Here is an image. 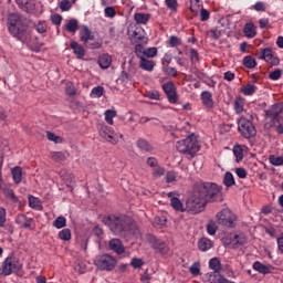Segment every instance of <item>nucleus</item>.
Here are the masks:
<instances>
[{
	"label": "nucleus",
	"mask_w": 283,
	"mask_h": 283,
	"mask_svg": "<svg viewBox=\"0 0 283 283\" xmlns=\"http://www.w3.org/2000/svg\"><path fill=\"white\" fill-rule=\"evenodd\" d=\"M108 247L111 251H114L117 255H123V253H125V245H123L120 239H112L108 242Z\"/></svg>",
	"instance_id": "obj_16"
},
{
	"label": "nucleus",
	"mask_w": 283,
	"mask_h": 283,
	"mask_svg": "<svg viewBox=\"0 0 283 283\" xmlns=\"http://www.w3.org/2000/svg\"><path fill=\"white\" fill-rule=\"evenodd\" d=\"M147 43H135V54L137 59H144L145 57V46Z\"/></svg>",
	"instance_id": "obj_32"
},
{
	"label": "nucleus",
	"mask_w": 283,
	"mask_h": 283,
	"mask_svg": "<svg viewBox=\"0 0 283 283\" xmlns=\"http://www.w3.org/2000/svg\"><path fill=\"white\" fill-rule=\"evenodd\" d=\"M209 266L212 269L213 274L210 275H220V271L222 270V265L220 264V260L218 258H212L209 261Z\"/></svg>",
	"instance_id": "obj_25"
},
{
	"label": "nucleus",
	"mask_w": 283,
	"mask_h": 283,
	"mask_svg": "<svg viewBox=\"0 0 283 283\" xmlns=\"http://www.w3.org/2000/svg\"><path fill=\"white\" fill-rule=\"evenodd\" d=\"M155 65L156 63H154L151 60H147V57H142L139 61V67L146 72H151Z\"/></svg>",
	"instance_id": "obj_27"
},
{
	"label": "nucleus",
	"mask_w": 283,
	"mask_h": 283,
	"mask_svg": "<svg viewBox=\"0 0 283 283\" xmlns=\"http://www.w3.org/2000/svg\"><path fill=\"white\" fill-rule=\"evenodd\" d=\"M105 120L108 123V125H114V118H116V111L114 109H107L104 113Z\"/></svg>",
	"instance_id": "obj_41"
},
{
	"label": "nucleus",
	"mask_w": 283,
	"mask_h": 283,
	"mask_svg": "<svg viewBox=\"0 0 283 283\" xmlns=\"http://www.w3.org/2000/svg\"><path fill=\"white\" fill-rule=\"evenodd\" d=\"M269 163L273 165L274 167H282L283 165V156H275V155H270L269 156Z\"/></svg>",
	"instance_id": "obj_39"
},
{
	"label": "nucleus",
	"mask_w": 283,
	"mask_h": 283,
	"mask_svg": "<svg viewBox=\"0 0 283 283\" xmlns=\"http://www.w3.org/2000/svg\"><path fill=\"white\" fill-rule=\"evenodd\" d=\"M281 77H282V70L280 69H275L274 71L269 73V78L271 81H280Z\"/></svg>",
	"instance_id": "obj_51"
},
{
	"label": "nucleus",
	"mask_w": 283,
	"mask_h": 283,
	"mask_svg": "<svg viewBox=\"0 0 283 283\" xmlns=\"http://www.w3.org/2000/svg\"><path fill=\"white\" fill-rule=\"evenodd\" d=\"M207 231L209 235H216V232L218 231V226L213 220H210L209 223L207 224Z\"/></svg>",
	"instance_id": "obj_48"
},
{
	"label": "nucleus",
	"mask_w": 283,
	"mask_h": 283,
	"mask_svg": "<svg viewBox=\"0 0 283 283\" xmlns=\"http://www.w3.org/2000/svg\"><path fill=\"white\" fill-rule=\"evenodd\" d=\"M102 222L108 227L109 231L114 233V235H127V233H132V235H140V230L134 219L127 216H114L109 214L103 217Z\"/></svg>",
	"instance_id": "obj_1"
},
{
	"label": "nucleus",
	"mask_w": 283,
	"mask_h": 283,
	"mask_svg": "<svg viewBox=\"0 0 283 283\" xmlns=\"http://www.w3.org/2000/svg\"><path fill=\"white\" fill-rule=\"evenodd\" d=\"M98 65L102 70H107L112 65V55L105 53L98 57Z\"/></svg>",
	"instance_id": "obj_19"
},
{
	"label": "nucleus",
	"mask_w": 283,
	"mask_h": 283,
	"mask_svg": "<svg viewBox=\"0 0 283 283\" xmlns=\"http://www.w3.org/2000/svg\"><path fill=\"white\" fill-rule=\"evenodd\" d=\"M51 158L54 160V163H63L67 160V157L65 156V153L63 151H52Z\"/></svg>",
	"instance_id": "obj_33"
},
{
	"label": "nucleus",
	"mask_w": 283,
	"mask_h": 283,
	"mask_svg": "<svg viewBox=\"0 0 283 283\" xmlns=\"http://www.w3.org/2000/svg\"><path fill=\"white\" fill-rule=\"evenodd\" d=\"M200 10V0H190V12L198 14Z\"/></svg>",
	"instance_id": "obj_47"
},
{
	"label": "nucleus",
	"mask_w": 283,
	"mask_h": 283,
	"mask_svg": "<svg viewBox=\"0 0 283 283\" xmlns=\"http://www.w3.org/2000/svg\"><path fill=\"white\" fill-rule=\"evenodd\" d=\"M34 3L30 2L27 0L24 8L22 9L24 12H28V14H32V12H34Z\"/></svg>",
	"instance_id": "obj_61"
},
{
	"label": "nucleus",
	"mask_w": 283,
	"mask_h": 283,
	"mask_svg": "<svg viewBox=\"0 0 283 283\" xmlns=\"http://www.w3.org/2000/svg\"><path fill=\"white\" fill-rule=\"evenodd\" d=\"M158 54V49L157 48H148L145 51V59H154Z\"/></svg>",
	"instance_id": "obj_55"
},
{
	"label": "nucleus",
	"mask_w": 283,
	"mask_h": 283,
	"mask_svg": "<svg viewBox=\"0 0 283 283\" xmlns=\"http://www.w3.org/2000/svg\"><path fill=\"white\" fill-rule=\"evenodd\" d=\"M243 65L244 67H247L248 70H253L255 67V65H258V62L255 61V59L253 57V55H247L243 59Z\"/></svg>",
	"instance_id": "obj_31"
},
{
	"label": "nucleus",
	"mask_w": 283,
	"mask_h": 283,
	"mask_svg": "<svg viewBox=\"0 0 283 283\" xmlns=\"http://www.w3.org/2000/svg\"><path fill=\"white\" fill-rule=\"evenodd\" d=\"M235 174H237L238 178H241V179H244L248 176L247 169H244L242 167L235 168Z\"/></svg>",
	"instance_id": "obj_63"
},
{
	"label": "nucleus",
	"mask_w": 283,
	"mask_h": 283,
	"mask_svg": "<svg viewBox=\"0 0 283 283\" xmlns=\"http://www.w3.org/2000/svg\"><path fill=\"white\" fill-rule=\"evenodd\" d=\"M223 185H226V187H233V185H235V179L233 178V174H231L230 171L224 174Z\"/></svg>",
	"instance_id": "obj_40"
},
{
	"label": "nucleus",
	"mask_w": 283,
	"mask_h": 283,
	"mask_svg": "<svg viewBox=\"0 0 283 283\" xmlns=\"http://www.w3.org/2000/svg\"><path fill=\"white\" fill-rule=\"evenodd\" d=\"M66 30L67 32H76V30H78V20L71 19L66 24Z\"/></svg>",
	"instance_id": "obj_44"
},
{
	"label": "nucleus",
	"mask_w": 283,
	"mask_h": 283,
	"mask_svg": "<svg viewBox=\"0 0 283 283\" xmlns=\"http://www.w3.org/2000/svg\"><path fill=\"white\" fill-rule=\"evenodd\" d=\"M144 264L145 262L143 261V259L134 258L130 261V265L133 266V269H142Z\"/></svg>",
	"instance_id": "obj_58"
},
{
	"label": "nucleus",
	"mask_w": 283,
	"mask_h": 283,
	"mask_svg": "<svg viewBox=\"0 0 283 283\" xmlns=\"http://www.w3.org/2000/svg\"><path fill=\"white\" fill-rule=\"evenodd\" d=\"M212 248H213V241H211V239L201 238L198 241L199 251H209V249H212Z\"/></svg>",
	"instance_id": "obj_21"
},
{
	"label": "nucleus",
	"mask_w": 283,
	"mask_h": 283,
	"mask_svg": "<svg viewBox=\"0 0 283 283\" xmlns=\"http://www.w3.org/2000/svg\"><path fill=\"white\" fill-rule=\"evenodd\" d=\"M60 240H63L64 242H70L72 240V230L65 228L59 232Z\"/></svg>",
	"instance_id": "obj_35"
},
{
	"label": "nucleus",
	"mask_w": 283,
	"mask_h": 283,
	"mask_svg": "<svg viewBox=\"0 0 283 283\" xmlns=\"http://www.w3.org/2000/svg\"><path fill=\"white\" fill-rule=\"evenodd\" d=\"M205 207H207L206 201L193 188L192 196L186 201V211L193 214L202 213Z\"/></svg>",
	"instance_id": "obj_5"
},
{
	"label": "nucleus",
	"mask_w": 283,
	"mask_h": 283,
	"mask_svg": "<svg viewBox=\"0 0 283 283\" xmlns=\"http://www.w3.org/2000/svg\"><path fill=\"white\" fill-rule=\"evenodd\" d=\"M129 41L132 45L136 43H147V36H145V30L140 27H129L127 30Z\"/></svg>",
	"instance_id": "obj_10"
},
{
	"label": "nucleus",
	"mask_w": 283,
	"mask_h": 283,
	"mask_svg": "<svg viewBox=\"0 0 283 283\" xmlns=\"http://www.w3.org/2000/svg\"><path fill=\"white\" fill-rule=\"evenodd\" d=\"M71 48L76 55V59H83V56H85V49L83 48V45L78 44V42H71Z\"/></svg>",
	"instance_id": "obj_20"
},
{
	"label": "nucleus",
	"mask_w": 283,
	"mask_h": 283,
	"mask_svg": "<svg viewBox=\"0 0 283 283\" xmlns=\"http://www.w3.org/2000/svg\"><path fill=\"white\" fill-rule=\"evenodd\" d=\"M72 9V3L70 2V0H62L60 2V10H62V12H67Z\"/></svg>",
	"instance_id": "obj_54"
},
{
	"label": "nucleus",
	"mask_w": 283,
	"mask_h": 283,
	"mask_svg": "<svg viewBox=\"0 0 283 283\" xmlns=\"http://www.w3.org/2000/svg\"><path fill=\"white\" fill-rule=\"evenodd\" d=\"M136 145L138 147V149H140L142 151H154V146H151V144H149V142H147V139H138L136 142Z\"/></svg>",
	"instance_id": "obj_26"
},
{
	"label": "nucleus",
	"mask_w": 283,
	"mask_h": 283,
	"mask_svg": "<svg viewBox=\"0 0 283 283\" xmlns=\"http://www.w3.org/2000/svg\"><path fill=\"white\" fill-rule=\"evenodd\" d=\"M163 90L171 104L178 103V93L176 92V84L172 81L163 84Z\"/></svg>",
	"instance_id": "obj_12"
},
{
	"label": "nucleus",
	"mask_w": 283,
	"mask_h": 283,
	"mask_svg": "<svg viewBox=\"0 0 283 283\" xmlns=\"http://www.w3.org/2000/svg\"><path fill=\"white\" fill-rule=\"evenodd\" d=\"M94 264L99 271H114L118 261L111 254H102L94 260Z\"/></svg>",
	"instance_id": "obj_7"
},
{
	"label": "nucleus",
	"mask_w": 283,
	"mask_h": 283,
	"mask_svg": "<svg viewBox=\"0 0 283 283\" xmlns=\"http://www.w3.org/2000/svg\"><path fill=\"white\" fill-rule=\"evenodd\" d=\"M99 136L112 145H116V143H118V139L116 138V133L112 130V128H109L108 126H102L99 128Z\"/></svg>",
	"instance_id": "obj_14"
},
{
	"label": "nucleus",
	"mask_w": 283,
	"mask_h": 283,
	"mask_svg": "<svg viewBox=\"0 0 283 283\" xmlns=\"http://www.w3.org/2000/svg\"><path fill=\"white\" fill-rule=\"evenodd\" d=\"M134 19L136 23L142 25H147L149 23V19H151V14L149 13H135Z\"/></svg>",
	"instance_id": "obj_23"
},
{
	"label": "nucleus",
	"mask_w": 283,
	"mask_h": 283,
	"mask_svg": "<svg viewBox=\"0 0 283 283\" xmlns=\"http://www.w3.org/2000/svg\"><path fill=\"white\" fill-rule=\"evenodd\" d=\"M210 13L207 9L201 8L200 9V20L201 21H209Z\"/></svg>",
	"instance_id": "obj_64"
},
{
	"label": "nucleus",
	"mask_w": 283,
	"mask_h": 283,
	"mask_svg": "<svg viewBox=\"0 0 283 283\" xmlns=\"http://www.w3.org/2000/svg\"><path fill=\"white\" fill-rule=\"evenodd\" d=\"M35 30H36V32H39V34H43V33L48 32V24L45 22L41 21L38 24H35Z\"/></svg>",
	"instance_id": "obj_57"
},
{
	"label": "nucleus",
	"mask_w": 283,
	"mask_h": 283,
	"mask_svg": "<svg viewBox=\"0 0 283 283\" xmlns=\"http://www.w3.org/2000/svg\"><path fill=\"white\" fill-rule=\"evenodd\" d=\"M23 265H21V262L14 258H7L2 265V273L3 275H12V273H17L18 271H21Z\"/></svg>",
	"instance_id": "obj_11"
},
{
	"label": "nucleus",
	"mask_w": 283,
	"mask_h": 283,
	"mask_svg": "<svg viewBox=\"0 0 283 283\" xmlns=\"http://www.w3.org/2000/svg\"><path fill=\"white\" fill-rule=\"evenodd\" d=\"M243 33L248 39H254L255 34H258V31H255V24L253 23H247L243 28Z\"/></svg>",
	"instance_id": "obj_24"
},
{
	"label": "nucleus",
	"mask_w": 283,
	"mask_h": 283,
	"mask_svg": "<svg viewBox=\"0 0 283 283\" xmlns=\"http://www.w3.org/2000/svg\"><path fill=\"white\" fill-rule=\"evenodd\" d=\"M242 94L244 96H253L255 94V85L247 84L245 86L241 87Z\"/></svg>",
	"instance_id": "obj_42"
},
{
	"label": "nucleus",
	"mask_w": 283,
	"mask_h": 283,
	"mask_svg": "<svg viewBox=\"0 0 283 283\" xmlns=\"http://www.w3.org/2000/svg\"><path fill=\"white\" fill-rule=\"evenodd\" d=\"M46 138H48V140H51L52 143H56V144L63 143V139L60 136H56V134H54L50 130L46 132Z\"/></svg>",
	"instance_id": "obj_50"
},
{
	"label": "nucleus",
	"mask_w": 283,
	"mask_h": 283,
	"mask_svg": "<svg viewBox=\"0 0 283 283\" xmlns=\"http://www.w3.org/2000/svg\"><path fill=\"white\" fill-rule=\"evenodd\" d=\"M104 92H105V88L103 86H96L92 90L91 96L93 98H101V96H103Z\"/></svg>",
	"instance_id": "obj_45"
},
{
	"label": "nucleus",
	"mask_w": 283,
	"mask_h": 283,
	"mask_svg": "<svg viewBox=\"0 0 283 283\" xmlns=\"http://www.w3.org/2000/svg\"><path fill=\"white\" fill-rule=\"evenodd\" d=\"M84 45L90 50H98L103 45V40L93 35L88 41L84 42Z\"/></svg>",
	"instance_id": "obj_18"
},
{
	"label": "nucleus",
	"mask_w": 283,
	"mask_h": 283,
	"mask_svg": "<svg viewBox=\"0 0 283 283\" xmlns=\"http://www.w3.org/2000/svg\"><path fill=\"white\" fill-rule=\"evenodd\" d=\"M165 3L169 10L176 12L178 10V0H165Z\"/></svg>",
	"instance_id": "obj_56"
},
{
	"label": "nucleus",
	"mask_w": 283,
	"mask_h": 283,
	"mask_svg": "<svg viewBox=\"0 0 283 283\" xmlns=\"http://www.w3.org/2000/svg\"><path fill=\"white\" fill-rule=\"evenodd\" d=\"M53 227H55V229H63L64 227H67V219L63 216L57 217L53 221Z\"/></svg>",
	"instance_id": "obj_37"
},
{
	"label": "nucleus",
	"mask_w": 283,
	"mask_h": 283,
	"mask_svg": "<svg viewBox=\"0 0 283 283\" xmlns=\"http://www.w3.org/2000/svg\"><path fill=\"white\" fill-rule=\"evenodd\" d=\"M238 132L241 134L242 138H247L248 140L258 136V129H255L253 122L244 117L238 120Z\"/></svg>",
	"instance_id": "obj_6"
},
{
	"label": "nucleus",
	"mask_w": 283,
	"mask_h": 283,
	"mask_svg": "<svg viewBox=\"0 0 283 283\" xmlns=\"http://www.w3.org/2000/svg\"><path fill=\"white\" fill-rule=\"evenodd\" d=\"M233 154L237 159V163H240V160L244 159V149H242V146L240 145L234 146Z\"/></svg>",
	"instance_id": "obj_38"
},
{
	"label": "nucleus",
	"mask_w": 283,
	"mask_h": 283,
	"mask_svg": "<svg viewBox=\"0 0 283 283\" xmlns=\"http://www.w3.org/2000/svg\"><path fill=\"white\" fill-rule=\"evenodd\" d=\"M253 269L254 271H258V273H261L262 275H269V273H271V266L264 265L260 261L253 263Z\"/></svg>",
	"instance_id": "obj_22"
},
{
	"label": "nucleus",
	"mask_w": 283,
	"mask_h": 283,
	"mask_svg": "<svg viewBox=\"0 0 283 283\" xmlns=\"http://www.w3.org/2000/svg\"><path fill=\"white\" fill-rule=\"evenodd\" d=\"M180 43H182V42L180 41V39H178V36L172 35L169 38L168 45L170 48H178V45H180Z\"/></svg>",
	"instance_id": "obj_59"
},
{
	"label": "nucleus",
	"mask_w": 283,
	"mask_h": 283,
	"mask_svg": "<svg viewBox=\"0 0 283 283\" xmlns=\"http://www.w3.org/2000/svg\"><path fill=\"white\" fill-rule=\"evenodd\" d=\"M216 218L218 224H221V227H228V229H235V220H238V218L229 210V208L222 209L220 212L217 213Z\"/></svg>",
	"instance_id": "obj_8"
},
{
	"label": "nucleus",
	"mask_w": 283,
	"mask_h": 283,
	"mask_svg": "<svg viewBox=\"0 0 283 283\" xmlns=\"http://www.w3.org/2000/svg\"><path fill=\"white\" fill-rule=\"evenodd\" d=\"M172 60H174V57L171 56V54L166 53V54L164 55V57L161 59V65H163V67H165V65H169Z\"/></svg>",
	"instance_id": "obj_62"
},
{
	"label": "nucleus",
	"mask_w": 283,
	"mask_h": 283,
	"mask_svg": "<svg viewBox=\"0 0 283 283\" xmlns=\"http://www.w3.org/2000/svg\"><path fill=\"white\" fill-rule=\"evenodd\" d=\"M148 242L157 253H160L161 255H167V253H169V248H167V244L158 240L156 237L148 235Z\"/></svg>",
	"instance_id": "obj_13"
},
{
	"label": "nucleus",
	"mask_w": 283,
	"mask_h": 283,
	"mask_svg": "<svg viewBox=\"0 0 283 283\" xmlns=\"http://www.w3.org/2000/svg\"><path fill=\"white\" fill-rule=\"evenodd\" d=\"M155 227L158 229H163L167 224V218L166 217H156L154 220Z\"/></svg>",
	"instance_id": "obj_49"
},
{
	"label": "nucleus",
	"mask_w": 283,
	"mask_h": 283,
	"mask_svg": "<svg viewBox=\"0 0 283 283\" xmlns=\"http://www.w3.org/2000/svg\"><path fill=\"white\" fill-rule=\"evenodd\" d=\"M4 196L7 198H10L15 205H18L19 197H17V195L14 193V190H12V189L4 190Z\"/></svg>",
	"instance_id": "obj_52"
},
{
	"label": "nucleus",
	"mask_w": 283,
	"mask_h": 283,
	"mask_svg": "<svg viewBox=\"0 0 283 283\" xmlns=\"http://www.w3.org/2000/svg\"><path fill=\"white\" fill-rule=\"evenodd\" d=\"M234 109L238 114H242V112H244V98L238 97L234 101Z\"/></svg>",
	"instance_id": "obj_43"
},
{
	"label": "nucleus",
	"mask_w": 283,
	"mask_h": 283,
	"mask_svg": "<svg viewBox=\"0 0 283 283\" xmlns=\"http://www.w3.org/2000/svg\"><path fill=\"white\" fill-rule=\"evenodd\" d=\"M201 101L206 109H213L216 107V102H213V95L209 91L201 93Z\"/></svg>",
	"instance_id": "obj_17"
},
{
	"label": "nucleus",
	"mask_w": 283,
	"mask_h": 283,
	"mask_svg": "<svg viewBox=\"0 0 283 283\" xmlns=\"http://www.w3.org/2000/svg\"><path fill=\"white\" fill-rule=\"evenodd\" d=\"M259 59L266 61V63L271 62V60L273 59V51L271 50V48L263 49L262 54L261 56H259Z\"/></svg>",
	"instance_id": "obj_36"
},
{
	"label": "nucleus",
	"mask_w": 283,
	"mask_h": 283,
	"mask_svg": "<svg viewBox=\"0 0 283 283\" xmlns=\"http://www.w3.org/2000/svg\"><path fill=\"white\" fill-rule=\"evenodd\" d=\"M94 35H92V31H90V28L87 25H83L80 30V39L82 43H85L86 41L91 40Z\"/></svg>",
	"instance_id": "obj_28"
},
{
	"label": "nucleus",
	"mask_w": 283,
	"mask_h": 283,
	"mask_svg": "<svg viewBox=\"0 0 283 283\" xmlns=\"http://www.w3.org/2000/svg\"><path fill=\"white\" fill-rule=\"evenodd\" d=\"M7 27L9 33L13 35L14 39H18V41H21L22 43L28 41V20H25L23 15L19 13L9 14Z\"/></svg>",
	"instance_id": "obj_2"
},
{
	"label": "nucleus",
	"mask_w": 283,
	"mask_h": 283,
	"mask_svg": "<svg viewBox=\"0 0 283 283\" xmlns=\"http://www.w3.org/2000/svg\"><path fill=\"white\" fill-rule=\"evenodd\" d=\"M170 205L172 209H175V211H180L181 213H184V211H187V208H185L182 201H180L178 197H172L170 199Z\"/></svg>",
	"instance_id": "obj_30"
},
{
	"label": "nucleus",
	"mask_w": 283,
	"mask_h": 283,
	"mask_svg": "<svg viewBox=\"0 0 283 283\" xmlns=\"http://www.w3.org/2000/svg\"><path fill=\"white\" fill-rule=\"evenodd\" d=\"M29 207H31V209H41V203L36 197L29 196Z\"/></svg>",
	"instance_id": "obj_46"
},
{
	"label": "nucleus",
	"mask_w": 283,
	"mask_h": 283,
	"mask_svg": "<svg viewBox=\"0 0 283 283\" xmlns=\"http://www.w3.org/2000/svg\"><path fill=\"white\" fill-rule=\"evenodd\" d=\"M15 223L20 224L22 229H30L32 230V227H34V219L28 218L25 214H18L15 218Z\"/></svg>",
	"instance_id": "obj_15"
},
{
	"label": "nucleus",
	"mask_w": 283,
	"mask_h": 283,
	"mask_svg": "<svg viewBox=\"0 0 283 283\" xmlns=\"http://www.w3.org/2000/svg\"><path fill=\"white\" fill-rule=\"evenodd\" d=\"M193 190L199 193V197L209 202H222V188L213 182H197L193 185Z\"/></svg>",
	"instance_id": "obj_3"
},
{
	"label": "nucleus",
	"mask_w": 283,
	"mask_h": 283,
	"mask_svg": "<svg viewBox=\"0 0 283 283\" xmlns=\"http://www.w3.org/2000/svg\"><path fill=\"white\" fill-rule=\"evenodd\" d=\"M104 12L109 19H114L116 17V9H114V7H106Z\"/></svg>",
	"instance_id": "obj_60"
},
{
	"label": "nucleus",
	"mask_w": 283,
	"mask_h": 283,
	"mask_svg": "<svg viewBox=\"0 0 283 283\" xmlns=\"http://www.w3.org/2000/svg\"><path fill=\"white\" fill-rule=\"evenodd\" d=\"M11 174H12V178H13V181L15 182V185H20V182L23 178V169H21V167H19V166H15L11 170Z\"/></svg>",
	"instance_id": "obj_29"
},
{
	"label": "nucleus",
	"mask_w": 283,
	"mask_h": 283,
	"mask_svg": "<svg viewBox=\"0 0 283 283\" xmlns=\"http://www.w3.org/2000/svg\"><path fill=\"white\" fill-rule=\"evenodd\" d=\"M153 176L154 178H161V176L165 174V167L163 166H157L153 168Z\"/></svg>",
	"instance_id": "obj_53"
},
{
	"label": "nucleus",
	"mask_w": 283,
	"mask_h": 283,
	"mask_svg": "<svg viewBox=\"0 0 283 283\" xmlns=\"http://www.w3.org/2000/svg\"><path fill=\"white\" fill-rule=\"evenodd\" d=\"M280 114L282 111L280 109V104H273L269 109L265 111V118H271L270 123H265L264 128L271 129L275 127L276 123H280Z\"/></svg>",
	"instance_id": "obj_9"
},
{
	"label": "nucleus",
	"mask_w": 283,
	"mask_h": 283,
	"mask_svg": "<svg viewBox=\"0 0 283 283\" xmlns=\"http://www.w3.org/2000/svg\"><path fill=\"white\" fill-rule=\"evenodd\" d=\"M161 70L166 74V76H171L172 78H176V76H178V71L174 66L165 65L161 66Z\"/></svg>",
	"instance_id": "obj_34"
},
{
	"label": "nucleus",
	"mask_w": 283,
	"mask_h": 283,
	"mask_svg": "<svg viewBox=\"0 0 283 283\" xmlns=\"http://www.w3.org/2000/svg\"><path fill=\"white\" fill-rule=\"evenodd\" d=\"M176 149L180 154H188V156H196L200 151V145L198 144V138L196 134H191L186 139L176 143Z\"/></svg>",
	"instance_id": "obj_4"
}]
</instances>
